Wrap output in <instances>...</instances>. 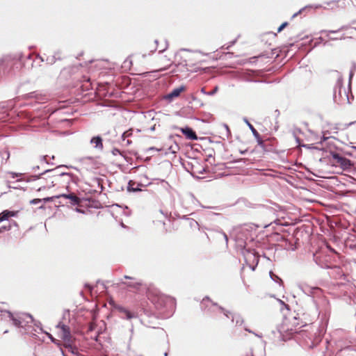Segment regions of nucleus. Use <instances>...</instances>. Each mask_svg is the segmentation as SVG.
<instances>
[{"label":"nucleus","mask_w":356,"mask_h":356,"mask_svg":"<svg viewBox=\"0 0 356 356\" xmlns=\"http://www.w3.org/2000/svg\"><path fill=\"white\" fill-rule=\"evenodd\" d=\"M147 296L157 309L165 307L168 303L174 302L172 297L162 293L156 288H149Z\"/></svg>","instance_id":"nucleus-1"},{"label":"nucleus","mask_w":356,"mask_h":356,"mask_svg":"<svg viewBox=\"0 0 356 356\" xmlns=\"http://www.w3.org/2000/svg\"><path fill=\"white\" fill-rule=\"evenodd\" d=\"M58 336L64 341L65 348H72L74 339L71 334L70 329L67 325L60 323L57 325Z\"/></svg>","instance_id":"nucleus-2"},{"label":"nucleus","mask_w":356,"mask_h":356,"mask_svg":"<svg viewBox=\"0 0 356 356\" xmlns=\"http://www.w3.org/2000/svg\"><path fill=\"white\" fill-rule=\"evenodd\" d=\"M306 323L300 321L298 318L294 317L291 321H289L286 326V331L289 334L298 333L300 331V328L304 327Z\"/></svg>","instance_id":"nucleus-3"},{"label":"nucleus","mask_w":356,"mask_h":356,"mask_svg":"<svg viewBox=\"0 0 356 356\" xmlns=\"http://www.w3.org/2000/svg\"><path fill=\"white\" fill-rule=\"evenodd\" d=\"M325 4L332 8H338L342 10L351 9L355 6L353 0H335L326 2Z\"/></svg>","instance_id":"nucleus-4"},{"label":"nucleus","mask_w":356,"mask_h":356,"mask_svg":"<svg viewBox=\"0 0 356 356\" xmlns=\"http://www.w3.org/2000/svg\"><path fill=\"white\" fill-rule=\"evenodd\" d=\"M72 181V176L69 173H62L54 177L51 181L53 186L63 185V186L68 187L70 181Z\"/></svg>","instance_id":"nucleus-5"},{"label":"nucleus","mask_w":356,"mask_h":356,"mask_svg":"<svg viewBox=\"0 0 356 356\" xmlns=\"http://www.w3.org/2000/svg\"><path fill=\"white\" fill-rule=\"evenodd\" d=\"M188 225L190 226L191 228L193 229V230L195 232V234L200 239V243L201 241L206 243L209 241V236L206 233L200 230L199 227V224L197 223V221L194 220H191L188 221Z\"/></svg>","instance_id":"nucleus-6"},{"label":"nucleus","mask_w":356,"mask_h":356,"mask_svg":"<svg viewBox=\"0 0 356 356\" xmlns=\"http://www.w3.org/2000/svg\"><path fill=\"white\" fill-rule=\"evenodd\" d=\"M332 158L334 164L338 165L343 168H347L350 165V161L348 159L339 155L338 154H333Z\"/></svg>","instance_id":"nucleus-7"},{"label":"nucleus","mask_w":356,"mask_h":356,"mask_svg":"<svg viewBox=\"0 0 356 356\" xmlns=\"http://www.w3.org/2000/svg\"><path fill=\"white\" fill-rule=\"evenodd\" d=\"M19 213V210H17V211L4 210L1 213H0V222H3L5 220H9L11 218L17 217Z\"/></svg>","instance_id":"nucleus-8"},{"label":"nucleus","mask_w":356,"mask_h":356,"mask_svg":"<svg viewBox=\"0 0 356 356\" xmlns=\"http://www.w3.org/2000/svg\"><path fill=\"white\" fill-rule=\"evenodd\" d=\"M124 277L125 279H129V280H133L132 282H122V284H125L129 288H131V289H133L135 290H138L143 284V283L140 280H137L134 277H129L128 275H124Z\"/></svg>","instance_id":"nucleus-9"},{"label":"nucleus","mask_w":356,"mask_h":356,"mask_svg":"<svg viewBox=\"0 0 356 356\" xmlns=\"http://www.w3.org/2000/svg\"><path fill=\"white\" fill-rule=\"evenodd\" d=\"M192 163L191 173L193 175H202L205 171L204 168L196 160Z\"/></svg>","instance_id":"nucleus-10"},{"label":"nucleus","mask_w":356,"mask_h":356,"mask_svg":"<svg viewBox=\"0 0 356 356\" xmlns=\"http://www.w3.org/2000/svg\"><path fill=\"white\" fill-rule=\"evenodd\" d=\"M59 197L69 199L72 205H79L81 202V199L74 193L62 194Z\"/></svg>","instance_id":"nucleus-11"},{"label":"nucleus","mask_w":356,"mask_h":356,"mask_svg":"<svg viewBox=\"0 0 356 356\" xmlns=\"http://www.w3.org/2000/svg\"><path fill=\"white\" fill-rule=\"evenodd\" d=\"M182 134L190 140H197V136L195 132L190 127H186L181 129Z\"/></svg>","instance_id":"nucleus-12"},{"label":"nucleus","mask_w":356,"mask_h":356,"mask_svg":"<svg viewBox=\"0 0 356 356\" xmlns=\"http://www.w3.org/2000/svg\"><path fill=\"white\" fill-rule=\"evenodd\" d=\"M250 127L252 129V131L254 134V135L255 136V137L257 138V143H258V145L263 149H266V143L270 141V140H262L261 138H260V136L259 134V133L257 132V131L252 127L250 125Z\"/></svg>","instance_id":"nucleus-13"},{"label":"nucleus","mask_w":356,"mask_h":356,"mask_svg":"<svg viewBox=\"0 0 356 356\" xmlns=\"http://www.w3.org/2000/svg\"><path fill=\"white\" fill-rule=\"evenodd\" d=\"M184 90L185 88L184 86L175 88L172 92L167 95L166 98L168 99H172L175 97H177L178 96H179L181 92Z\"/></svg>","instance_id":"nucleus-14"},{"label":"nucleus","mask_w":356,"mask_h":356,"mask_svg":"<svg viewBox=\"0 0 356 356\" xmlns=\"http://www.w3.org/2000/svg\"><path fill=\"white\" fill-rule=\"evenodd\" d=\"M117 309L120 313L123 314V318L127 320H130L136 316L134 314L131 313L130 311L123 307H118Z\"/></svg>","instance_id":"nucleus-15"},{"label":"nucleus","mask_w":356,"mask_h":356,"mask_svg":"<svg viewBox=\"0 0 356 356\" xmlns=\"http://www.w3.org/2000/svg\"><path fill=\"white\" fill-rule=\"evenodd\" d=\"M91 144L94 145V146L99 149L103 148L102 139L99 136L93 137L90 140Z\"/></svg>","instance_id":"nucleus-16"},{"label":"nucleus","mask_w":356,"mask_h":356,"mask_svg":"<svg viewBox=\"0 0 356 356\" xmlns=\"http://www.w3.org/2000/svg\"><path fill=\"white\" fill-rule=\"evenodd\" d=\"M6 313L8 314V316L13 321V324L15 326H17V327L22 326V325H21L22 322L19 320V318L15 317L14 315L10 312H7Z\"/></svg>","instance_id":"nucleus-17"},{"label":"nucleus","mask_w":356,"mask_h":356,"mask_svg":"<svg viewBox=\"0 0 356 356\" xmlns=\"http://www.w3.org/2000/svg\"><path fill=\"white\" fill-rule=\"evenodd\" d=\"M267 140H270V141H268L266 143V149H264V151H270V150H272V148L269 147L268 146H273V143H275L276 140H275V138H268Z\"/></svg>","instance_id":"nucleus-18"},{"label":"nucleus","mask_w":356,"mask_h":356,"mask_svg":"<svg viewBox=\"0 0 356 356\" xmlns=\"http://www.w3.org/2000/svg\"><path fill=\"white\" fill-rule=\"evenodd\" d=\"M132 133H133V130L131 129L124 131L122 134V140L125 141L126 138L131 136Z\"/></svg>","instance_id":"nucleus-19"},{"label":"nucleus","mask_w":356,"mask_h":356,"mask_svg":"<svg viewBox=\"0 0 356 356\" xmlns=\"http://www.w3.org/2000/svg\"><path fill=\"white\" fill-rule=\"evenodd\" d=\"M146 57V55H138L135 57V60L136 62H141L142 58H145Z\"/></svg>","instance_id":"nucleus-20"},{"label":"nucleus","mask_w":356,"mask_h":356,"mask_svg":"<svg viewBox=\"0 0 356 356\" xmlns=\"http://www.w3.org/2000/svg\"><path fill=\"white\" fill-rule=\"evenodd\" d=\"M170 149H171L172 153H175L177 149H179V147L177 144L175 145V147L170 146Z\"/></svg>","instance_id":"nucleus-21"},{"label":"nucleus","mask_w":356,"mask_h":356,"mask_svg":"<svg viewBox=\"0 0 356 356\" xmlns=\"http://www.w3.org/2000/svg\"><path fill=\"white\" fill-rule=\"evenodd\" d=\"M178 55H195V54L188 51H182L178 54Z\"/></svg>","instance_id":"nucleus-22"},{"label":"nucleus","mask_w":356,"mask_h":356,"mask_svg":"<svg viewBox=\"0 0 356 356\" xmlns=\"http://www.w3.org/2000/svg\"><path fill=\"white\" fill-rule=\"evenodd\" d=\"M221 236H222V238H224V241L226 243H227L228 242V237L225 234V233H222L221 234Z\"/></svg>","instance_id":"nucleus-23"},{"label":"nucleus","mask_w":356,"mask_h":356,"mask_svg":"<svg viewBox=\"0 0 356 356\" xmlns=\"http://www.w3.org/2000/svg\"><path fill=\"white\" fill-rule=\"evenodd\" d=\"M225 315H226V316H227L228 318H230V317H231V318H232V321H234V315H233V314H232V313L229 312V314H226Z\"/></svg>","instance_id":"nucleus-24"},{"label":"nucleus","mask_w":356,"mask_h":356,"mask_svg":"<svg viewBox=\"0 0 356 356\" xmlns=\"http://www.w3.org/2000/svg\"><path fill=\"white\" fill-rule=\"evenodd\" d=\"M124 142L125 143V144H124L125 145H129L130 144H131V140H130L129 139H127V140L125 139V141H124Z\"/></svg>","instance_id":"nucleus-25"},{"label":"nucleus","mask_w":356,"mask_h":356,"mask_svg":"<svg viewBox=\"0 0 356 356\" xmlns=\"http://www.w3.org/2000/svg\"><path fill=\"white\" fill-rule=\"evenodd\" d=\"M51 339L52 342H54V343H56V344L59 345V343H58V340H56V339H54V338H52V337H51Z\"/></svg>","instance_id":"nucleus-26"},{"label":"nucleus","mask_w":356,"mask_h":356,"mask_svg":"<svg viewBox=\"0 0 356 356\" xmlns=\"http://www.w3.org/2000/svg\"><path fill=\"white\" fill-rule=\"evenodd\" d=\"M282 28H285L288 26V22H284L280 25Z\"/></svg>","instance_id":"nucleus-27"},{"label":"nucleus","mask_w":356,"mask_h":356,"mask_svg":"<svg viewBox=\"0 0 356 356\" xmlns=\"http://www.w3.org/2000/svg\"><path fill=\"white\" fill-rule=\"evenodd\" d=\"M6 229V227H0V232H3Z\"/></svg>","instance_id":"nucleus-28"},{"label":"nucleus","mask_w":356,"mask_h":356,"mask_svg":"<svg viewBox=\"0 0 356 356\" xmlns=\"http://www.w3.org/2000/svg\"><path fill=\"white\" fill-rule=\"evenodd\" d=\"M327 32H328L327 35L329 36L330 33H336L337 31H328Z\"/></svg>","instance_id":"nucleus-29"},{"label":"nucleus","mask_w":356,"mask_h":356,"mask_svg":"<svg viewBox=\"0 0 356 356\" xmlns=\"http://www.w3.org/2000/svg\"><path fill=\"white\" fill-rule=\"evenodd\" d=\"M283 29H284V28H282V27L280 26L278 28L277 31H278V32H281Z\"/></svg>","instance_id":"nucleus-30"},{"label":"nucleus","mask_w":356,"mask_h":356,"mask_svg":"<svg viewBox=\"0 0 356 356\" xmlns=\"http://www.w3.org/2000/svg\"><path fill=\"white\" fill-rule=\"evenodd\" d=\"M76 211H77L78 212H81V210H80V209H76Z\"/></svg>","instance_id":"nucleus-31"}]
</instances>
